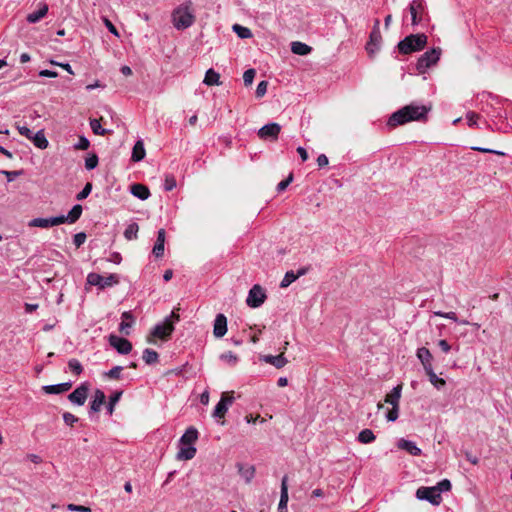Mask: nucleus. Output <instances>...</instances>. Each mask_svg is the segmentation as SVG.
Returning a JSON list of instances; mask_svg holds the SVG:
<instances>
[{"label": "nucleus", "instance_id": "f257e3e1", "mask_svg": "<svg viewBox=\"0 0 512 512\" xmlns=\"http://www.w3.org/2000/svg\"><path fill=\"white\" fill-rule=\"evenodd\" d=\"M430 108L424 105L418 104H410L406 105L398 111L394 112L387 124L390 127H396L398 125H403L411 121H419L425 119Z\"/></svg>", "mask_w": 512, "mask_h": 512}, {"label": "nucleus", "instance_id": "f03ea898", "mask_svg": "<svg viewBox=\"0 0 512 512\" xmlns=\"http://www.w3.org/2000/svg\"><path fill=\"white\" fill-rule=\"evenodd\" d=\"M195 22L193 4L185 1L176 7L172 12V23L177 30H184Z\"/></svg>", "mask_w": 512, "mask_h": 512}, {"label": "nucleus", "instance_id": "7ed1b4c3", "mask_svg": "<svg viewBox=\"0 0 512 512\" xmlns=\"http://www.w3.org/2000/svg\"><path fill=\"white\" fill-rule=\"evenodd\" d=\"M179 319V314L173 310L171 314L164 319L163 322H160L154 326L150 333V337L167 340L174 331V324L178 322Z\"/></svg>", "mask_w": 512, "mask_h": 512}, {"label": "nucleus", "instance_id": "20e7f679", "mask_svg": "<svg viewBox=\"0 0 512 512\" xmlns=\"http://www.w3.org/2000/svg\"><path fill=\"white\" fill-rule=\"evenodd\" d=\"M426 44L427 36L425 34H411L398 43V49L402 54H410L422 50Z\"/></svg>", "mask_w": 512, "mask_h": 512}, {"label": "nucleus", "instance_id": "39448f33", "mask_svg": "<svg viewBox=\"0 0 512 512\" xmlns=\"http://www.w3.org/2000/svg\"><path fill=\"white\" fill-rule=\"evenodd\" d=\"M441 49L440 48H432L429 51H426L424 54L420 56L417 61L416 69L419 73L423 74L433 65H436L440 59Z\"/></svg>", "mask_w": 512, "mask_h": 512}, {"label": "nucleus", "instance_id": "423d86ee", "mask_svg": "<svg viewBox=\"0 0 512 512\" xmlns=\"http://www.w3.org/2000/svg\"><path fill=\"white\" fill-rule=\"evenodd\" d=\"M87 283L92 286H97L100 289L112 287L119 283V276L117 274H110L104 277L98 273H89L87 275Z\"/></svg>", "mask_w": 512, "mask_h": 512}, {"label": "nucleus", "instance_id": "0eeeda50", "mask_svg": "<svg viewBox=\"0 0 512 512\" xmlns=\"http://www.w3.org/2000/svg\"><path fill=\"white\" fill-rule=\"evenodd\" d=\"M425 1L424 0H413L409 6L411 14V22L413 26L419 25L423 22L425 17Z\"/></svg>", "mask_w": 512, "mask_h": 512}, {"label": "nucleus", "instance_id": "6e6552de", "mask_svg": "<svg viewBox=\"0 0 512 512\" xmlns=\"http://www.w3.org/2000/svg\"><path fill=\"white\" fill-rule=\"evenodd\" d=\"M265 299L266 294L263 288L256 284L249 290L246 303L251 308H258L264 303Z\"/></svg>", "mask_w": 512, "mask_h": 512}, {"label": "nucleus", "instance_id": "1a4fd4ad", "mask_svg": "<svg viewBox=\"0 0 512 512\" xmlns=\"http://www.w3.org/2000/svg\"><path fill=\"white\" fill-rule=\"evenodd\" d=\"M416 497L419 500H426L433 505H439L442 500L441 495H439L434 486L418 488L416 491Z\"/></svg>", "mask_w": 512, "mask_h": 512}, {"label": "nucleus", "instance_id": "9d476101", "mask_svg": "<svg viewBox=\"0 0 512 512\" xmlns=\"http://www.w3.org/2000/svg\"><path fill=\"white\" fill-rule=\"evenodd\" d=\"M109 344L122 355H127L132 350V344L129 340L119 337L117 335L111 334L108 338Z\"/></svg>", "mask_w": 512, "mask_h": 512}, {"label": "nucleus", "instance_id": "9b49d317", "mask_svg": "<svg viewBox=\"0 0 512 512\" xmlns=\"http://www.w3.org/2000/svg\"><path fill=\"white\" fill-rule=\"evenodd\" d=\"M233 402V396H229L227 393H223L220 401L214 408L212 416L216 419L224 418L225 414L227 413L229 407L233 404Z\"/></svg>", "mask_w": 512, "mask_h": 512}, {"label": "nucleus", "instance_id": "f8f14e48", "mask_svg": "<svg viewBox=\"0 0 512 512\" xmlns=\"http://www.w3.org/2000/svg\"><path fill=\"white\" fill-rule=\"evenodd\" d=\"M379 20H376L373 30L370 33L369 42L366 45L367 52L372 55L379 50L381 43V34L379 30Z\"/></svg>", "mask_w": 512, "mask_h": 512}, {"label": "nucleus", "instance_id": "ddd939ff", "mask_svg": "<svg viewBox=\"0 0 512 512\" xmlns=\"http://www.w3.org/2000/svg\"><path fill=\"white\" fill-rule=\"evenodd\" d=\"M281 131V126L278 123H269L264 125L258 130V136L260 139L277 140Z\"/></svg>", "mask_w": 512, "mask_h": 512}, {"label": "nucleus", "instance_id": "4468645a", "mask_svg": "<svg viewBox=\"0 0 512 512\" xmlns=\"http://www.w3.org/2000/svg\"><path fill=\"white\" fill-rule=\"evenodd\" d=\"M64 223L63 216L50 218H34L29 222L30 227L49 228Z\"/></svg>", "mask_w": 512, "mask_h": 512}, {"label": "nucleus", "instance_id": "2eb2a0df", "mask_svg": "<svg viewBox=\"0 0 512 512\" xmlns=\"http://www.w3.org/2000/svg\"><path fill=\"white\" fill-rule=\"evenodd\" d=\"M89 386L87 383H82L72 393L69 394L68 399L76 405H83L88 395Z\"/></svg>", "mask_w": 512, "mask_h": 512}, {"label": "nucleus", "instance_id": "dca6fc26", "mask_svg": "<svg viewBox=\"0 0 512 512\" xmlns=\"http://www.w3.org/2000/svg\"><path fill=\"white\" fill-rule=\"evenodd\" d=\"M227 332V318L224 314H217L213 325V334L216 338H222Z\"/></svg>", "mask_w": 512, "mask_h": 512}, {"label": "nucleus", "instance_id": "f3484780", "mask_svg": "<svg viewBox=\"0 0 512 512\" xmlns=\"http://www.w3.org/2000/svg\"><path fill=\"white\" fill-rule=\"evenodd\" d=\"M416 356L423 365L424 371H427L429 369L433 368L432 361L433 356L429 349L426 347H421L417 349Z\"/></svg>", "mask_w": 512, "mask_h": 512}, {"label": "nucleus", "instance_id": "a211bd4d", "mask_svg": "<svg viewBox=\"0 0 512 512\" xmlns=\"http://www.w3.org/2000/svg\"><path fill=\"white\" fill-rule=\"evenodd\" d=\"M397 446L399 449L407 451L412 456H420L422 450L416 445L415 442L401 438Z\"/></svg>", "mask_w": 512, "mask_h": 512}, {"label": "nucleus", "instance_id": "6ab92c4d", "mask_svg": "<svg viewBox=\"0 0 512 512\" xmlns=\"http://www.w3.org/2000/svg\"><path fill=\"white\" fill-rule=\"evenodd\" d=\"M288 477L284 476L281 481V493H280V501L278 504L279 512L287 511V503H288V485H287Z\"/></svg>", "mask_w": 512, "mask_h": 512}, {"label": "nucleus", "instance_id": "aec40b11", "mask_svg": "<svg viewBox=\"0 0 512 512\" xmlns=\"http://www.w3.org/2000/svg\"><path fill=\"white\" fill-rule=\"evenodd\" d=\"M261 360L265 363L273 365L274 367H276L278 369L284 367L288 363V360L284 356L283 352L276 356L264 355L261 357Z\"/></svg>", "mask_w": 512, "mask_h": 512}, {"label": "nucleus", "instance_id": "412c9836", "mask_svg": "<svg viewBox=\"0 0 512 512\" xmlns=\"http://www.w3.org/2000/svg\"><path fill=\"white\" fill-rule=\"evenodd\" d=\"M402 393V385L395 386L390 393L385 396V402L392 407H399L400 398Z\"/></svg>", "mask_w": 512, "mask_h": 512}, {"label": "nucleus", "instance_id": "4be33fe9", "mask_svg": "<svg viewBox=\"0 0 512 512\" xmlns=\"http://www.w3.org/2000/svg\"><path fill=\"white\" fill-rule=\"evenodd\" d=\"M176 458L178 460H191L196 455V447L194 445H179Z\"/></svg>", "mask_w": 512, "mask_h": 512}, {"label": "nucleus", "instance_id": "5701e85b", "mask_svg": "<svg viewBox=\"0 0 512 512\" xmlns=\"http://www.w3.org/2000/svg\"><path fill=\"white\" fill-rule=\"evenodd\" d=\"M198 439V431L194 427H189L179 440V445H194Z\"/></svg>", "mask_w": 512, "mask_h": 512}, {"label": "nucleus", "instance_id": "b1692460", "mask_svg": "<svg viewBox=\"0 0 512 512\" xmlns=\"http://www.w3.org/2000/svg\"><path fill=\"white\" fill-rule=\"evenodd\" d=\"M106 396L104 392L100 389H97L93 395V399L90 403V411L91 412H99L102 405L104 404Z\"/></svg>", "mask_w": 512, "mask_h": 512}, {"label": "nucleus", "instance_id": "393cba45", "mask_svg": "<svg viewBox=\"0 0 512 512\" xmlns=\"http://www.w3.org/2000/svg\"><path fill=\"white\" fill-rule=\"evenodd\" d=\"M131 194L140 199V200H146L150 196V191L147 186L143 184H133L130 189Z\"/></svg>", "mask_w": 512, "mask_h": 512}, {"label": "nucleus", "instance_id": "a878e982", "mask_svg": "<svg viewBox=\"0 0 512 512\" xmlns=\"http://www.w3.org/2000/svg\"><path fill=\"white\" fill-rule=\"evenodd\" d=\"M238 472L241 477L249 483L255 476V467L250 464H238Z\"/></svg>", "mask_w": 512, "mask_h": 512}, {"label": "nucleus", "instance_id": "bb28decb", "mask_svg": "<svg viewBox=\"0 0 512 512\" xmlns=\"http://www.w3.org/2000/svg\"><path fill=\"white\" fill-rule=\"evenodd\" d=\"M122 321L119 325V330L126 335L129 334L128 329L134 324V317L130 311H125L121 315Z\"/></svg>", "mask_w": 512, "mask_h": 512}, {"label": "nucleus", "instance_id": "cd10ccee", "mask_svg": "<svg viewBox=\"0 0 512 512\" xmlns=\"http://www.w3.org/2000/svg\"><path fill=\"white\" fill-rule=\"evenodd\" d=\"M72 386V383L71 382H64V383H59V384H55V385H47V386H44L43 389L46 393H49V394H60V393H64L66 391H68Z\"/></svg>", "mask_w": 512, "mask_h": 512}, {"label": "nucleus", "instance_id": "c85d7f7f", "mask_svg": "<svg viewBox=\"0 0 512 512\" xmlns=\"http://www.w3.org/2000/svg\"><path fill=\"white\" fill-rule=\"evenodd\" d=\"M48 12V5L47 4H41L38 10L29 13L26 17V20L29 23H37L39 22L44 16H46Z\"/></svg>", "mask_w": 512, "mask_h": 512}, {"label": "nucleus", "instance_id": "c756f323", "mask_svg": "<svg viewBox=\"0 0 512 512\" xmlns=\"http://www.w3.org/2000/svg\"><path fill=\"white\" fill-rule=\"evenodd\" d=\"M83 208L80 204H76L69 211L68 215L63 216L64 223L67 222L69 224L75 223L82 215Z\"/></svg>", "mask_w": 512, "mask_h": 512}, {"label": "nucleus", "instance_id": "7c9ffc66", "mask_svg": "<svg viewBox=\"0 0 512 512\" xmlns=\"http://www.w3.org/2000/svg\"><path fill=\"white\" fill-rule=\"evenodd\" d=\"M30 140L39 149H46L49 145V142L43 130H39L36 133H33L32 138Z\"/></svg>", "mask_w": 512, "mask_h": 512}, {"label": "nucleus", "instance_id": "2f4dec72", "mask_svg": "<svg viewBox=\"0 0 512 512\" xmlns=\"http://www.w3.org/2000/svg\"><path fill=\"white\" fill-rule=\"evenodd\" d=\"M146 153L145 148L142 140H138L132 149V156L131 159L134 162H139L144 159Z\"/></svg>", "mask_w": 512, "mask_h": 512}, {"label": "nucleus", "instance_id": "473e14b6", "mask_svg": "<svg viewBox=\"0 0 512 512\" xmlns=\"http://www.w3.org/2000/svg\"><path fill=\"white\" fill-rule=\"evenodd\" d=\"M203 83L207 86L220 85V75L214 69L210 68L206 71Z\"/></svg>", "mask_w": 512, "mask_h": 512}, {"label": "nucleus", "instance_id": "72a5a7b5", "mask_svg": "<svg viewBox=\"0 0 512 512\" xmlns=\"http://www.w3.org/2000/svg\"><path fill=\"white\" fill-rule=\"evenodd\" d=\"M426 375L429 378L430 383L438 390L442 389L446 385V381L443 378H440L434 372V369H429L425 371Z\"/></svg>", "mask_w": 512, "mask_h": 512}, {"label": "nucleus", "instance_id": "f704fd0d", "mask_svg": "<svg viewBox=\"0 0 512 512\" xmlns=\"http://www.w3.org/2000/svg\"><path fill=\"white\" fill-rule=\"evenodd\" d=\"M312 48L302 42H293L291 45V51L297 55H307L311 52Z\"/></svg>", "mask_w": 512, "mask_h": 512}, {"label": "nucleus", "instance_id": "c9c22d12", "mask_svg": "<svg viewBox=\"0 0 512 512\" xmlns=\"http://www.w3.org/2000/svg\"><path fill=\"white\" fill-rule=\"evenodd\" d=\"M357 439L362 444H369V443L374 442V440L376 439V436L371 429L366 428V429H363L362 431H360Z\"/></svg>", "mask_w": 512, "mask_h": 512}, {"label": "nucleus", "instance_id": "e433bc0d", "mask_svg": "<svg viewBox=\"0 0 512 512\" xmlns=\"http://www.w3.org/2000/svg\"><path fill=\"white\" fill-rule=\"evenodd\" d=\"M435 316L450 319L454 322H458L462 325H468L470 322L468 320H459L455 312H442V311H435Z\"/></svg>", "mask_w": 512, "mask_h": 512}, {"label": "nucleus", "instance_id": "4c0bfd02", "mask_svg": "<svg viewBox=\"0 0 512 512\" xmlns=\"http://www.w3.org/2000/svg\"><path fill=\"white\" fill-rule=\"evenodd\" d=\"M142 358H143V360H144V362L146 364L151 365V364H154V363H156L158 361L159 356H158V353L156 351L147 348V349H145L143 351Z\"/></svg>", "mask_w": 512, "mask_h": 512}, {"label": "nucleus", "instance_id": "58836bf2", "mask_svg": "<svg viewBox=\"0 0 512 512\" xmlns=\"http://www.w3.org/2000/svg\"><path fill=\"white\" fill-rule=\"evenodd\" d=\"M232 29L241 39H248L252 37V32L247 27L241 26L239 24H234Z\"/></svg>", "mask_w": 512, "mask_h": 512}, {"label": "nucleus", "instance_id": "ea45409f", "mask_svg": "<svg viewBox=\"0 0 512 512\" xmlns=\"http://www.w3.org/2000/svg\"><path fill=\"white\" fill-rule=\"evenodd\" d=\"M220 359L230 366H235L238 362V356L231 351L221 354Z\"/></svg>", "mask_w": 512, "mask_h": 512}, {"label": "nucleus", "instance_id": "a19ab883", "mask_svg": "<svg viewBox=\"0 0 512 512\" xmlns=\"http://www.w3.org/2000/svg\"><path fill=\"white\" fill-rule=\"evenodd\" d=\"M298 278V275H296L293 271H288L286 272V274L284 275L281 283H280V287L281 288H286L288 287L290 284H292L296 279Z\"/></svg>", "mask_w": 512, "mask_h": 512}, {"label": "nucleus", "instance_id": "79ce46f5", "mask_svg": "<svg viewBox=\"0 0 512 512\" xmlns=\"http://www.w3.org/2000/svg\"><path fill=\"white\" fill-rule=\"evenodd\" d=\"M90 127L94 134L96 135H105L108 131L104 128H102L101 123L98 119H91L90 120Z\"/></svg>", "mask_w": 512, "mask_h": 512}, {"label": "nucleus", "instance_id": "37998d69", "mask_svg": "<svg viewBox=\"0 0 512 512\" xmlns=\"http://www.w3.org/2000/svg\"><path fill=\"white\" fill-rule=\"evenodd\" d=\"M138 225L136 223L130 224L124 231V236L128 240L137 238Z\"/></svg>", "mask_w": 512, "mask_h": 512}, {"label": "nucleus", "instance_id": "c03bdc74", "mask_svg": "<svg viewBox=\"0 0 512 512\" xmlns=\"http://www.w3.org/2000/svg\"><path fill=\"white\" fill-rule=\"evenodd\" d=\"M68 367L76 375H80L83 371L82 364L77 359H70Z\"/></svg>", "mask_w": 512, "mask_h": 512}, {"label": "nucleus", "instance_id": "a18cd8bd", "mask_svg": "<svg viewBox=\"0 0 512 512\" xmlns=\"http://www.w3.org/2000/svg\"><path fill=\"white\" fill-rule=\"evenodd\" d=\"M434 487L436 488V490L439 493V495H441L442 492L450 491L452 485H451V482L448 479H443L440 482H438L437 485L434 486Z\"/></svg>", "mask_w": 512, "mask_h": 512}, {"label": "nucleus", "instance_id": "49530a36", "mask_svg": "<svg viewBox=\"0 0 512 512\" xmlns=\"http://www.w3.org/2000/svg\"><path fill=\"white\" fill-rule=\"evenodd\" d=\"M122 370V366H114L109 371L105 372L104 376L111 379H120Z\"/></svg>", "mask_w": 512, "mask_h": 512}, {"label": "nucleus", "instance_id": "de8ad7c7", "mask_svg": "<svg viewBox=\"0 0 512 512\" xmlns=\"http://www.w3.org/2000/svg\"><path fill=\"white\" fill-rule=\"evenodd\" d=\"M92 191V183L88 182L84 188L76 195V199L81 201L86 199Z\"/></svg>", "mask_w": 512, "mask_h": 512}, {"label": "nucleus", "instance_id": "09e8293b", "mask_svg": "<svg viewBox=\"0 0 512 512\" xmlns=\"http://www.w3.org/2000/svg\"><path fill=\"white\" fill-rule=\"evenodd\" d=\"M98 165V157L96 154H92L91 156L85 159V167L87 170H92L96 168Z\"/></svg>", "mask_w": 512, "mask_h": 512}, {"label": "nucleus", "instance_id": "8fccbe9b", "mask_svg": "<svg viewBox=\"0 0 512 512\" xmlns=\"http://www.w3.org/2000/svg\"><path fill=\"white\" fill-rule=\"evenodd\" d=\"M255 70L254 69H248L243 74V81L246 86H249L253 83V80L255 78Z\"/></svg>", "mask_w": 512, "mask_h": 512}, {"label": "nucleus", "instance_id": "3c124183", "mask_svg": "<svg viewBox=\"0 0 512 512\" xmlns=\"http://www.w3.org/2000/svg\"><path fill=\"white\" fill-rule=\"evenodd\" d=\"M89 146V140L85 136H80L78 142L74 145V148L77 150H87Z\"/></svg>", "mask_w": 512, "mask_h": 512}, {"label": "nucleus", "instance_id": "603ef678", "mask_svg": "<svg viewBox=\"0 0 512 512\" xmlns=\"http://www.w3.org/2000/svg\"><path fill=\"white\" fill-rule=\"evenodd\" d=\"M268 82L263 80L258 83L256 88V97L261 98L263 97L267 92Z\"/></svg>", "mask_w": 512, "mask_h": 512}, {"label": "nucleus", "instance_id": "864d4df0", "mask_svg": "<svg viewBox=\"0 0 512 512\" xmlns=\"http://www.w3.org/2000/svg\"><path fill=\"white\" fill-rule=\"evenodd\" d=\"M176 187V180L173 176L168 175L164 180V189L165 191H171Z\"/></svg>", "mask_w": 512, "mask_h": 512}, {"label": "nucleus", "instance_id": "5fc2aeb1", "mask_svg": "<svg viewBox=\"0 0 512 512\" xmlns=\"http://www.w3.org/2000/svg\"><path fill=\"white\" fill-rule=\"evenodd\" d=\"M399 417V407H392L386 414V419L389 422H394Z\"/></svg>", "mask_w": 512, "mask_h": 512}, {"label": "nucleus", "instance_id": "6e6d98bb", "mask_svg": "<svg viewBox=\"0 0 512 512\" xmlns=\"http://www.w3.org/2000/svg\"><path fill=\"white\" fill-rule=\"evenodd\" d=\"M86 234L84 232H80L74 235L73 243L78 248L83 245L86 241Z\"/></svg>", "mask_w": 512, "mask_h": 512}, {"label": "nucleus", "instance_id": "4d7b16f0", "mask_svg": "<svg viewBox=\"0 0 512 512\" xmlns=\"http://www.w3.org/2000/svg\"><path fill=\"white\" fill-rule=\"evenodd\" d=\"M63 420L66 425L73 426L74 423H76L78 421V418L75 415H73L72 413L65 412L63 414Z\"/></svg>", "mask_w": 512, "mask_h": 512}, {"label": "nucleus", "instance_id": "13d9d810", "mask_svg": "<svg viewBox=\"0 0 512 512\" xmlns=\"http://www.w3.org/2000/svg\"><path fill=\"white\" fill-rule=\"evenodd\" d=\"M153 254L157 258L162 257L164 254V243L156 241L153 247Z\"/></svg>", "mask_w": 512, "mask_h": 512}, {"label": "nucleus", "instance_id": "bf43d9fd", "mask_svg": "<svg viewBox=\"0 0 512 512\" xmlns=\"http://www.w3.org/2000/svg\"><path fill=\"white\" fill-rule=\"evenodd\" d=\"M292 180H293V175L290 174L288 176V178H286L285 180H282L281 182L278 183L277 191L278 192L284 191L288 187V185L292 182Z\"/></svg>", "mask_w": 512, "mask_h": 512}, {"label": "nucleus", "instance_id": "052dcab7", "mask_svg": "<svg viewBox=\"0 0 512 512\" xmlns=\"http://www.w3.org/2000/svg\"><path fill=\"white\" fill-rule=\"evenodd\" d=\"M67 508L69 511L92 512V510L89 507L76 504H69Z\"/></svg>", "mask_w": 512, "mask_h": 512}, {"label": "nucleus", "instance_id": "680f3d73", "mask_svg": "<svg viewBox=\"0 0 512 512\" xmlns=\"http://www.w3.org/2000/svg\"><path fill=\"white\" fill-rule=\"evenodd\" d=\"M473 150H476V151H479V152H482V153H491V154H496V155H505L504 152L502 151H498V150H493V149H490V148H484V147H472Z\"/></svg>", "mask_w": 512, "mask_h": 512}, {"label": "nucleus", "instance_id": "e2e57ef3", "mask_svg": "<svg viewBox=\"0 0 512 512\" xmlns=\"http://www.w3.org/2000/svg\"><path fill=\"white\" fill-rule=\"evenodd\" d=\"M17 129H18V132L22 136H25L29 140L32 138L33 131L30 130L28 127H26V126H17Z\"/></svg>", "mask_w": 512, "mask_h": 512}, {"label": "nucleus", "instance_id": "0e129e2a", "mask_svg": "<svg viewBox=\"0 0 512 512\" xmlns=\"http://www.w3.org/2000/svg\"><path fill=\"white\" fill-rule=\"evenodd\" d=\"M479 118L478 114L474 112H469L466 115V120L469 126H474L477 124V119Z\"/></svg>", "mask_w": 512, "mask_h": 512}, {"label": "nucleus", "instance_id": "69168bd1", "mask_svg": "<svg viewBox=\"0 0 512 512\" xmlns=\"http://www.w3.org/2000/svg\"><path fill=\"white\" fill-rule=\"evenodd\" d=\"M104 24H105V26L107 27V29L109 30L110 33H112L113 35L119 37L118 30L116 29V27L113 25V23L109 19L104 18Z\"/></svg>", "mask_w": 512, "mask_h": 512}, {"label": "nucleus", "instance_id": "338daca9", "mask_svg": "<svg viewBox=\"0 0 512 512\" xmlns=\"http://www.w3.org/2000/svg\"><path fill=\"white\" fill-rule=\"evenodd\" d=\"M329 163L328 161V158L325 154H320L318 157H317V164L319 167H325L327 166Z\"/></svg>", "mask_w": 512, "mask_h": 512}, {"label": "nucleus", "instance_id": "774afa93", "mask_svg": "<svg viewBox=\"0 0 512 512\" xmlns=\"http://www.w3.org/2000/svg\"><path fill=\"white\" fill-rule=\"evenodd\" d=\"M438 346L445 353H448L451 350L450 344L446 340H444V339L439 340Z\"/></svg>", "mask_w": 512, "mask_h": 512}]
</instances>
